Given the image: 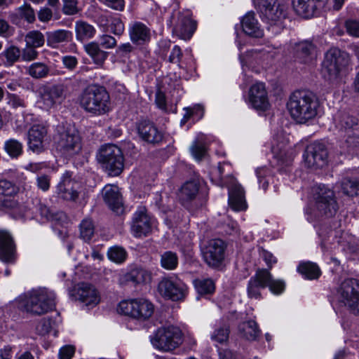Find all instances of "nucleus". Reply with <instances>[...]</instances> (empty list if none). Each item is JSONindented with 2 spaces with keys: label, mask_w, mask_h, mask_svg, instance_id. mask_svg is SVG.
<instances>
[{
  "label": "nucleus",
  "mask_w": 359,
  "mask_h": 359,
  "mask_svg": "<svg viewBox=\"0 0 359 359\" xmlns=\"http://www.w3.org/2000/svg\"><path fill=\"white\" fill-rule=\"evenodd\" d=\"M287 107L295 121L306 123L317 116L319 102L311 92L297 90L290 96Z\"/></svg>",
  "instance_id": "obj_1"
},
{
  "label": "nucleus",
  "mask_w": 359,
  "mask_h": 359,
  "mask_svg": "<svg viewBox=\"0 0 359 359\" xmlns=\"http://www.w3.org/2000/svg\"><path fill=\"white\" fill-rule=\"evenodd\" d=\"M80 107L94 116L106 114L111 110L110 96L102 86L92 84L86 87L79 96Z\"/></svg>",
  "instance_id": "obj_2"
},
{
  "label": "nucleus",
  "mask_w": 359,
  "mask_h": 359,
  "mask_svg": "<svg viewBox=\"0 0 359 359\" xmlns=\"http://www.w3.org/2000/svg\"><path fill=\"white\" fill-rule=\"evenodd\" d=\"M55 294L46 288L32 290L19 299V306L27 313L41 316L53 311L55 306Z\"/></svg>",
  "instance_id": "obj_3"
},
{
  "label": "nucleus",
  "mask_w": 359,
  "mask_h": 359,
  "mask_svg": "<svg viewBox=\"0 0 359 359\" xmlns=\"http://www.w3.org/2000/svg\"><path fill=\"white\" fill-rule=\"evenodd\" d=\"M54 140L56 149L66 157L79 153L81 149L79 131L74 125L67 122L57 126Z\"/></svg>",
  "instance_id": "obj_4"
},
{
  "label": "nucleus",
  "mask_w": 359,
  "mask_h": 359,
  "mask_svg": "<svg viewBox=\"0 0 359 359\" xmlns=\"http://www.w3.org/2000/svg\"><path fill=\"white\" fill-rule=\"evenodd\" d=\"M285 283L279 279H273L269 270L258 269L248 281L247 291L250 298L259 299L261 296L260 289L268 287L270 291L279 294L285 290Z\"/></svg>",
  "instance_id": "obj_5"
},
{
  "label": "nucleus",
  "mask_w": 359,
  "mask_h": 359,
  "mask_svg": "<svg viewBox=\"0 0 359 359\" xmlns=\"http://www.w3.org/2000/svg\"><path fill=\"white\" fill-rule=\"evenodd\" d=\"M313 211L316 215L332 217L336 214L339 206L334 191L324 184L313 188Z\"/></svg>",
  "instance_id": "obj_6"
},
{
  "label": "nucleus",
  "mask_w": 359,
  "mask_h": 359,
  "mask_svg": "<svg viewBox=\"0 0 359 359\" xmlns=\"http://www.w3.org/2000/svg\"><path fill=\"white\" fill-rule=\"evenodd\" d=\"M103 168L110 176H118L124 168V157L121 149L114 144L102 147L97 156Z\"/></svg>",
  "instance_id": "obj_7"
},
{
  "label": "nucleus",
  "mask_w": 359,
  "mask_h": 359,
  "mask_svg": "<svg viewBox=\"0 0 359 359\" xmlns=\"http://www.w3.org/2000/svg\"><path fill=\"white\" fill-rule=\"evenodd\" d=\"M154 347L162 351H172L182 343V333L177 327L170 325L159 327L152 337Z\"/></svg>",
  "instance_id": "obj_8"
},
{
  "label": "nucleus",
  "mask_w": 359,
  "mask_h": 359,
  "mask_svg": "<svg viewBox=\"0 0 359 359\" xmlns=\"http://www.w3.org/2000/svg\"><path fill=\"white\" fill-rule=\"evenodd\" d=\"M348 62L349 55L347 53L336 48H330L325 55L322 74L325 79L334 81Z\"/></svg>",
  "instance_id": "obj_9"
},
{
  "label": "nucleus",
  "mask_w": 359,
  "mask_h": 359,
  "mask_svg": "<svg viewBox=\"0 0 359 359\" xmlns=\"http://www.w3.org/2000/svg\"><path fill=\"white\" fill-rule=\"evenodd\" d=\"M117 310L119 313L144 321L151 317L154 306L147 299L138 298L121 302Z\"/></svg>",
  "instance_id": "obj_10"
},
{
  "label": "nucleus",
  "mask_w": 359,
  "mask_h": 359,
  "mask_svg": "<svg viewBox=\"0 0 359 359\" xmlns=\"http://www.w3.org/2000/svg\"><path fill=\"white\" fill-rule=\"evenodd\" d=\"M338 299L353 314H359V281L352 278L343 281L338 290Z\"/></svg>",
  "instance_id": "obj_11"
},
{
  "label": "nucleus",
  "mask_w": 359,
  "mask_h": 359,
  "mask_svg": "<svg viewBox=\"0 0 359 359\" xmlns=\"http://www.w3.org/2000/svg\"><path fill=\"white\" fill-rule=\"evenodd\" d=\"M40 102L46 110L55 109L66 99L67 86L64 83L44 86L40 88Z\"/></svg>",
  "instance_id": "obj_12"
},
{
  "label": "nucleus",
  "mask_w": 359,
  "mask_h": 359,
  "mask_svg": "<svg viewBox=\"0 0 359 359\" xmlns=\"http://www.w3.org/2000/svg\"><path fill=\"white\" fill-rule=\"evenodd\" d=\"M157 290L165 299L180 301L187 295V286L179 279L165 277L159 281Z\"/></svg>",
  "instance_id": "obj_13"
},
{
  "label": "nucleus",
  "mask_w": 359,
  "mask_h": 359,
  "mask_svg": "<svg viewBox=\"0 0 359 359\" xmlns=\"http://www.w3.org/2000/svg\"><path fill=\"white\" fill-rule=\"evenodd\" d=\"M191 12L184 11L173 15L170 24L175 34L183 40H189L196 29V23L191 18Z\"/></svg>",
  "instance_id": "obj_14"
},
{
  "label": "nucleus",
  "mask_w": 359,
  "mask_h": 359,
  "mask_svg": "<svg viewBox=\"0 0 359 359\" xmlns=\"http://www.w3.org/2000/svg\"><path fill=\"white\" fill-rule=\"evenodd\" d=\"M258 8L263 20L270 25H280L285 18L284 6L276 0H259Z\"/></svg>",
  "instance_id": "obj_15"
},
{
  "label": "nucleus",
  "mask_w": 359,
  "mask_h": 359,
  "mask_svg": "<svg viewBox=\"0 0 359 359\" xmlns=\"http://www.w3.org/2000/svg\"><path fill=\"white\" fill-rule=\"evenodd\" d=\"M226 245L220 239H212L203 249L205 262L211 267L219 266L224 259Z\"/></svg>",
  "instance_id": "obj_16"
},
{
  "label": "nucleus",
  "mask_w": 359,
  "mask_h": 359,
  "mask_svg": "<svg viewBox=\"0 0 359 359\" xmlns=\"http://www.w3.org/2000/svg\"><path fill=\"white\" fill-rule=\"evenodd\" d=\"M328 153L325 146L320 142H314L307 146L304 154L307 167L320 168L327 165Z\"/></svg>",
  "instance_id": "obj_17"
},
{
  "label": "nucleus",
  "mask_w": 359,
  "mask_h": 359,
  "mask_svg": "<svg viewBox=\"0 0 359 359\" xmlns=\"http://www.w3.org/2000/svg\"><path fill=\"white\" fill-rule=\"evenodd\" d=\"M152 224V218L148 215L146 208L140 207L134 213L131 232L137 238L147 236L151 231Z\"/></svg>",
  "instance_id": "obj_18"
},
{
  "label": "nucleus",
  "mask_w": 359,
  "mask_h": 359,
  "mask_svg": "<svg viewBox=\"0 0 359 359\" xmlns=\"http://www.w3.org/2000/svg\"><path fill=\"white\" fill-rule=\"evenodd\" d=\"M75 297L87 307H94L100 301V293L96 287L90 283H79L76 289Z\"/></svg>",
  "instance_id": "obj_19"
},
{
  "label": "nucleus",
  "mask_w": 359,
  "mask_h": 359,
  "mask_svg": "<svg viewBox=\"0 0 359 359\" xmlns=\"http://www.w3.org/2000/svg\"><path fill=\"white\" fill-rule=\"evenodd\" d=\"M249 101L252 106L262 111L266 110L269 107L267 92L263 83L257 82L249 90Z\"/></svg>",
  "instance_id": "obj_20"
},
{
  "label": "nucleus",
  "mask_w": 359,
  "mask_h": 359,
  "mask_svg": "<svg viewBox=\"0 0 359 359\" xmlns=\"http://www.w3.org/2000/svg\"><path fill=\"white\" fill-rule=\"evenodd\" d=\"M137 132L140 138L149 144H158L163 137V134L156 125L147 120L140 121L137 125Z\"/></svg>",
  "instance_id": "obj_21"
},
{
  "label": "nucleus",
  "mask_w": 359,
  "mask_h": 359,
  "mask_svg": "<svg viewBox=\"0 0 359 359\" xmlns=\"http://www.w3.org/2000/svg\"><path fill=\"white\" fill-rule=\"evenodd\" d=\"M48 134V129L43 124H35L28 131V146L34 152L40 153L44 149L43 142Z\"/></svg>",
  "instance_id": "obj_22"
},
{
  "label": "nucleus",
  "mask_w": 359,
  "mask_h": 359,
  "mask_svg": "<svg viewBox=\"0 0 359 359\" xmlns=\"http://www.w3.org/2000/svg\"><path fill=\"white\" fill-rule=\"evenodd\" d=\"M79 184L72 179L69 172L64 174L57 185V194L67 201H76L79 196Z\"/></svg>",
  "instance_id": "obj_23"
},
{
  "label": "nucleus",
  "mask_w": 359,
  "mask_h": 359,
  "mask_svg": "<svg viewBox=\"0 0 359 359\" xmlns=\"http://www.w3.org/2000/svg\"><path fill=\"white\" fill-rule=\"evenodd\" d=\"M327 1V0H293L292 4L298 15L304 18H311L324 8Z\"/></svg>",
  "instance_id": "obj_24"
},
{
  "label": "nucleus",
  "mask_w": 359,
  "mask_h": 359,
  "mask_svg": "<svg viewBox=\"0 0 359 359\" xmlns=\"http://www.w3.org/2000/svg\"><path fill=\"white\" fill-rule=\"evenodd\" d=\"M102 196L109 208L116 214L123 211L122 197L116 185L107 184L102 189Z\"/></svg>",
  "instance_id": "obj_25"
},
{
  "label": "nucleus",
  "mask_w": 359,
  "mask_h": 359,
  "mask_svg": "<svg viewBox=\"0 0 359 359\" xmlns=\"http://www.w3.org/2000/svg\"><path fill=\"white\" fill-rule=\"evenodd\" d=\"M293 51L295 60L300 63H311L316 57V46L310 41L294 43Z\"/></svg>",
  "instance_id": "obj_26"
},
{
  "label": "nucleus",
  "mask_w": 359,
  "mask_h": 359,
  "mask_svg": "<svg viewBox=\"0 0 359 359\" xmlns=\"http://www.w3.org/2000/svg\"><path fill=\"white\" fill-rule=\"evenodd\" d=\"M128 33L130 41L136 45H144L151 39L150 29L141 22H134L129 25Z\"/></svg>",
  "instance_id": "obj_27"
},
{
  "label": "nucleus",
  "mask_w": 359,
  "mask_h": 359,
  "mask_svg": "<svg viewBox=\"0 0 359 359\" xmlns=\"http://www.w3.org/2000/svg\"><path fill=\"white\" fill-rule=\"evenodd\" d=\"M15 244L11 233L0 229V259L4 262H12L14 259Z\"/></svg>",
  "instance_id": "obj_28"
},
{
  "label": "nucleus",
  "mask_w": 359,
  "mask_h": 359,
  "mask_svg": "<svg viewBox=\"0 0 359 359\" xmlns=\"http://www.w3.org/2000/svg\"><path fill=\"white\" fill-rule=\"evenodd\" d=\"M229 187V204L235 211H242L247 208L245 193L243 187L236 183Z\"/></svg>",
  "instance_id": "obj_29"
},
{
  "label": "nucleus",
  "mask_w": 359,
  "mask_h": 359,
  "mask_svg": "<svg viewBox=\"0 0 359 359\" xmlns=\"http://www.w3.org/2000/svg\"><path fill=\"white\" fill-rule=\"evenodd\" d=\"M337 128L339 130L348 133L359 130L358 119L347 111H339L334 117Z\"/></svg>",
  "instance_id": "obj_30"
},
{
  "label": "nucleus",
  "mask_w": 359,
  "mask_h": 359,
  "mask_svg": "<svg viewBox=\"0 0 359 359\" xmlns=\"http://www.w3.org/2000/svg\"><path fill=\"white\" fill-rule=\"evenodd\" d=\"M199 189L200 182L198 179L194 178L187 181L183 184L179 191V199L182 203L185 205L196 198Z\"/></svg>",
  "instance_id": "obj_31"
},
{
  "label": "nucleus",
  "mask_w": 359,
  "mask_h": 359,
  "mask_svg": "<svg viewBox=\"0 0 359 359\" xmlns=\"http://www.w3.org/2000/svg\"><path fill=\"white\" fill-rule=\"evenodd\" d=\"M241 25L243 32L250 36L262 38L264 36V30L261 28L253 12H248L245 14L241 20Z\"/></svg>",
  "instance_id": "obj_32"
},
{
  "label": "nucleus",
  "mask_w": 359,
  "mask_h": 359,
  "mask_svg": "<svg viewBox=\"0 0 359 359\" xmlns=\"http://www.w3.org/2000/svg\"><path fill=\"white\" fill-rule=\"evenodd\" d=\"M228 163H219L217 168L212 172V181L219 187H229L236 184V180L231 175H224L226 168H229Z\"/></svg>",
  "instance_id": "obj_33"
},
{
  "label": "nucleus",
  "mask_w": 359,
  "mask_h": 359,
  "mask_svg": "<svg viewBox=\"0 0 359 359\" xmlns=\"http://www.w3.org/2000/svg\"><path fill=\"white\" fill-rule=\"evenodd\" d=\"M98 43L92 41L84 46L87 54L93 59L95 64L102 67L108 56V53L100 49Z\"/></svg>",
  "instance_id": "obj_34"
},
{
  "label": "nucleus",
  "mask_w": 359,
  "mask_h": 359,
  "mask_svg": "<svg viewBox=\"0 0 359 359\" xmlns=\"http://www.w3.org/2000/svg\"><path fill=\"white\" fill-rule=\"evenodd\" d=\"M21 56V50L15 46H11L0 53V65L6 67L13 66Z\"/></svg>",
  "instance_id": "obj_35"
},
{
  "label": "nucleus",
  "mask_w": 359,
  "mask_h": 359,
  "mask_svg": "<svg viewBox=\"0 0 359 359\" xmlns=\"http://www.w3.org/2000/svg\"><path fill=\"white\" fill-rule=\"evenodd\" d=\"M125 278L127 281H130L135 284H140L149 282L151 278V274L145 269L135 267L125 275Z\"/></svg>",
  "instance_id": "obj_36"
},
{
  "label": "nucleus",
  "mask_w": 359,
  "mask_h": 359,
  "mask_svg": "<svg viewBox=\"0 0 359 359\" xmlns=\"http://www.w3.org/2000/svg\"><path fill=\"white\" fill-rule=\"evenodd\" d=\"M239 334L247 340H255L259 334L257 324L254 320H249L241 323L238 326Z\"/></svg>",
  "instance_id": "obj_37"
},
{
  "label": "nucleus",
  "mask_w": 359,
  "mask_h": 359,
  "mask_svg": "<svg viewBox=\"0 0 359 359\" xmlns=\"http://www.w3.org/2000/svg\"><path fill=\"white\" fill-rule=\"evenodd\" d=\"M72 34L65 29H57L47 32V43L48 46L55 47L58 43L67 42L71 40Z\"/></svg>",
  "instance_id": "obj_38"
},
{
  "label": "nucleus",
  "mask_w": 359,
  "mask_h": 359,
  "mask_svg": "<svg viewBox=\"0 0 359 359\" xmlns=\"http://www.w3.org/2000/svg\"><path fill=\"white\" fill-rule=\"evenodd\" d=\"M75 32L76 39L83 41L93 37L96 31L91 25L83 21H78L75 24Z\"/></svg>",
  "instance_id": "obj_39"
},
{
  "label": "nucleus",
  "mask_w": 359,
  "mask_h": 359,
  "mask_svg": "<svg viewBox=\"0 0 359 359\" xmlns=\"http://www.w3.org/2000/svg\"><path fill=\"white\" fill-rule=\"evenodd\" d=\"M297 270L306 278L310 280L317 279L321 274L318 266L316 264L311 262L300 263Z\"/></svg>",
  "instance_id": "obj_40"
},
{
  "label": "nucleus",
  "mask_w": 359,
  "mask_h": 359,
  "mask_svg": "<svg viewBox=\"0 0 359 359\" xmlns=\"http://www.w3.org/2000/svg\"><path fill=\"white\" fill-rule=\"evenodd\" d=\"M341 188L344 194L348 196L359 195V180L344 178L341 182Z\"/></svg>",
  "instance_id": "obj_41"
},
{
  "label": "nucleus",
  "mask_w": 359,
  "mask_h": 359,
  "mask_svg": "<svg viewBox=\"0 0 359 359\" xmlns=\"http://www.w3.org/2000/svg\"><path fill=\"white\" fill-rule=\"evenodd\" d=\"M194 285L200 294H209L214 292L215 286L210 278H198L194 280Z\"/></svg>",
  "instance_id": "obj_42"
},
{
  "label": "nucleus",
  "mask_w": 359,
  "mask_h": 359,
  "mask_svg": "<svg viewBox=\"0 0 359 359\" xmlns=\"http://www.w3.org/2000/svg\"><path fill=\"white\" fill-rule=\"evenodd\" d=\"M80 237L86 242L90 241L95 233V226L90 219L82 220L79 226Z\"/></svg>",
  "instance_id": "obj_43"
},
{
  "label": "nucleus",
  "mask_w": 359,
  "mask_h": 359,
  "mask_svg": "<svg viewBox=\"0 0 359 359\" xmlns=\"http://www.w3.org/2000/svg\"><path fill=\"white\" fill-rule=\"evenodd\" d=\"M161 266L166 270H174L178 265V257L175 252L166 251L161 255Z\"/></svg>",
  "instance_id": "obj_44"
},
{
  "label": "nucleus",
  "mask_w": 359,
  "mask_h": 359,
  "mask_svg": "<svg viewBox=\"0 0 359 359\" xmlns=\"http://www.w3.org/2000/svg\"><path fill=\"white\" fill-rule=\"evenodd\" d=\"M25 42L27 46L34 48H40L43 46L45 43V37L41 32L33 30L26 34Z\"/></svg>",
  "instance_id": "obj_45"
},
{
  "label": "nucleus",
  "mask_w": 359,
  "mask_h": 359,
  "mask_svg": "<svg viewBox=\"0 0 359 359\" xmlns=\"http://www.w3.org/2000/svg\"><path fill=\"white\" fill-rule=\"evenodd\" d=\"M4 149L11 158H18L22 153V144L17 140L10 139L5 142Z\"/></svg>",
  "instance_id": "obj_46"
},
{
  "label": "nucleus",
  "mask_w": 359,
  "mask_h": 359,
  "mask_svg": "<svg viewBox=\"0 0 359 359\" xmlns=\"http://www.w3.org/2000/svg\"><path fill=\"white\" fill-rule=\"evenodd\" d=\"M107 256L111 261L121 264L126 259L127 252L123 248L116 245L108 250Z\"/></svg>",
  "instance_id": "obj_47"
},
{
  "label": "nucleus",
  "mask_w": 359,
  "mask_h": 359,
  "mask_svg": "<svg viewBox=\"0 0 359 359\" xmlns=\"http://www.w3.org/2000/svg\"><path fill=\"white\" fill-rule=\"evenodd\" d=\"M48 72L49 68L42 62L33 63L28 68V74L35 79H41L46 76Z\"/></svg>",
  "instance_id": "obj_48"
},
{
  "label": "nucleus",
  "mask_w": 359,
  "mask_h": 359,
  "mask_svg": "<svg viewBox=\"0 0 359 359\" xmlns=\"http://www.w3.org/2000/svg\"><path fill=\"white\" fill-rule=\"evenodd\" d=\"M18 187L12 182L0 179V195L12 196L17 194Z\"/></svg>",
  "instance_id": "obj_49"
},
{
  "label": "nucleus",
  "mask_w": 359,
  "mask_h": 359,
  "mask_svg": "<svg viewBox=\"0 0 359 359\" xmlns=\"http://www.w3.org/2000/svg\"><path fill=\"white\" fill-rule=\"evenodd\" d=\"M229 335V330L226 326H222L217 327L215 330L211 335L212 340L218 342L219 344L225 343Z\"/></svg>",
  "instance_id": "obj_50"
},
{
  "label": "nucleus",
  "mask_w": 359,
  "mask_h": 359,
  "mask_svg": "<svg viewBox=\"0 0 359 359\" xmlns=\"http://www.w3.org/2000/svg\"><path fill=\"white\" fill-rule=\"evenodd\" d=\"M18 15L32 23L35 20V13L30 5L25 4L17 10Z\"/></svg>",
  "instance_id": "obj_51"
},
{
  "label": "nucleus",
  "mask_w": 359,
  "mask_h": 359,
  "mask_svg": "<svg viewBox=\"0 0 359 359\" xmlns=\"http://www.w3.org/2000/svg\"><path fill=\"white\" fill-rule=\"evenodd\" d=\"M186 113L182 122L185 123L191 116H196L197 118H201L203 116V107L201 104H196L193 107L184 108Z\"/></svg>",
  "instance_id": "obj_52"
},
{
  "label": "nucleus",
  "mask_w": 359,
  "mask_h": 359,
  "mask_svg": "<svg viewBox=\"0 0 359 359\" xmlns=\"http://www.w3.org/2000/svg\"><path fill=\"white\" fill-rule=\"evenodd\" d=\"M270 174V170L266 167L259 168L256 170V175L260 184V187L266 190L269 187V182L267 180H265L266 177H268Z\"/></svg>",
  "instance_id": "obj_53"
},
{
  "label": "nucleus",
  "mask_w": 359,
  "mask_h": 359,
  "mask_svg": "<svg viewBox=\"0 0 359 359\" xmlns=\"http://www.w3.org/2000/svg\"><path fill=\"white\" fill-rule=\"evenodd\" d=\"M345 143L348 148L353 149L359 146V130L345 134Z\"/></svg>",
  "instance_id": "obj_54"
},
{
  "label": "nucleus",
  "mask_w": 359,
  "mask_h": 359,
  "mask_svg": "<svg viewBox=\"0 0 359 359\" xmlns=\"http://www.w3.org/2000/svg\"><path fill=\"white\" fill-rule=\"evenodd\" d=\"M190 149L191 154L197 161H201L206 154V147L202 143L194 142Z\"/></svg>",
  "instance_id": "obj_55"
},
{
  "label": "nucleus",
  "mask_w": 359,
  "mask_h": 359,
  "mask_svg": "<svg viewBox=\"0 0 359 359\" xmlns=\"http://www.w3.org/2000/svg\"><path fill=\"white\" fill-rule=\"evenodd\" d=\"M110 31L115 35L121 36L125 30L123 22L120 18H112L109 25Z\"/></svg>",
  "instance_id": "obj_56"
},
{
  "label": "nucleus",
  "mask_w": 359,
  "mask_h": 359,
  "mask_svg": "<svg viewBox=\"0 0 359 359\" xmlns=\"http://www.w3.org/2000/svg\"><path fill=\"white\" fill-rule=\"evenodd\" d=\"M35 48H36L26 45V47L21 50L22 59L27 62L35 60L39 54Z\"/></svg>",
  "instance_id": "obj_57"
},
{
  "label": "nucleus",
  "mask_w": 359,
  "mask_h": 359,
  "mask_svg": "<svg viewBox=\"0 0 359 359\" xmlns=\"http://www.w3.org/2000/svg\"><path fill=\"white\" fill-rule=\"evenodd\" d=\"M75 353V347L72 345H65L61 347L58 352L59 359H72Z\"/></svg>",
  "instance_id": "obj_58"
},
{
  "label": "nucleus",
  "mask_w": 359,
  "mask_h": 359,
  "mask_svg": "<svg viewBox=\"0 0 359 359\" xmlns=\"http://www.w3.org/2000/svg\"><path fill=\"white\" fill-rule=\"evenodd\" d=\"M36 210L39 212L40 215L42 217L49 220V219H57V215H55L50 209L47 207L46 205L41 203L40 202L36 205Z\"/></svg>",
  "instance_id": "obj_59"
},
{
  "label": "nucleus",
  "mask_w": 359,
  "mask_h": 359,
  "mask_svg": "<svg viewBox=\"0 0 359 359\" xmlns=\"http://www.w3.org/2000/svg\"><path fill=\"white\" fill-rule=\"evenodd\" d=\"M63 11L67 15H74L78 13L77 0H62Z\"/></svg>",
  "instance_id": "obj_60"
},
{
  "label": "nucleus",
  "mask_w": 359,
  "mask_h": 359,
  "mask_svg": "<svg viewBox=\"0 0 359 359\" xmlns=\"http://www.w3.org/2000/svg\"><path fill=\"white\" fill-rule=\"evenodd\" d=\"M346 29L347 32L353 36L359 37V21L355 20H348L346 22Z\"/></svg>",
  "instance_id": "obj_61"
},
{
  "label": "nucleus",
  "mask_w": 359,
  "mask_h": 359,
  "mask_svg": "<svg viewBox=\"0 0 359 359\" xmlns=\"http://www.w3.org/2000/svg\"><path fill=\"white\" fill-rule=\"evenodd\" d=\"M103 4L107 7L118 11H123L125 8L124 0H100Z\"/></svg>",
  "instance_id": "obj_62"
},
{
  "label": "nucleus",
  "mask_w": 359,
  "mask_h": 359,
  "mask_svg": "<svg viewBox=\"0 0 359 359\" xmlns=\"http://www.w3.org/2000/svg\"><path fill=\"white\" fill-rule=\"evenodd\" d=\"M99 45L104 48H113L116 46V40L110 35L104 34L100 39Z\"/></svg>",
  "instance_id": "obj_63"
},
{
  "label": "nucleus",
  "mask_w": 359,
  "mask_h": 359,
  "mask_svg": "<svg viewBox=\"0 0 359 359\" xmlns=\"http://www.w3.org/2000/svg\"><path fill=\"white\" fill-rule=\"evenodd\" d=\"M182 56V53L181 48L178 46H175L169 56V62L174 64H179Z\"/></svg>",
  "instance_id": "obj_64"
}]
</instances>
